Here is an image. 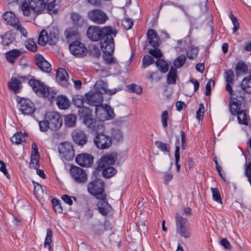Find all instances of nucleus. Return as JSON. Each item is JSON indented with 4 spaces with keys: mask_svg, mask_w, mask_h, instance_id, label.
<instances>
[{
    "mask_svg": "<svg viewBox=\"0 0 251 251\" xmlns=\"http://www.w3.org/2000/svg\"><path fill=\"white\" fill-rule=\"evenodd\" d=\"M55 0H25L22 2L21 10L25 16H29L32 12L39 13L47 10L50 14H55Z\"/></svg>",
    "mask_w": 251,
    "mask_h": 251,
    "instance_id": "1",
    "label": "nucleus"
},
{
    "mask_svg": "<svg viewBox=\"0 0 251 251\" xmlns=\"http://www.w3.org/2000/svg\"><path fill=\"white\" fill-rule=\"evenodd\" d=\"M28 83L33 91L40 97H47L51 100L56 94L55 89L53 88L48 87L39 80L34 79H30L28 81Z\"/></svg>",
    "mask_w": 251,
    "mask_h": 251,
    "instance_id": "2",
    "label": "nucleus"
},
{
    "mask_svg": "<svg viewBox=\"0 0 251 251\" xmlns=\"http://www.w3.org/2000/svg\"><path fill=\"white\" fill-rule=\"evenodd\" d=\"M58 31L53 26L49 27L47 29H43L41 31L38 38V44L44 46L47 43L50 45H54L57 40Z\"/></svg>",
    "mask_w": 251,
    "mask_h": 251,
    "instance_id": "3",
    "label": "nucleus"
},
{
    "mask_svg": "<svg viewBox=\"0 0 251 251\" xmlns=\"http://www.w3.org/2000/svg\"><path fill=\"white\" fill-rule=\"evenodd\" d=\"M111 30L112 32H108L109 33L104 35L100 40V47L103 53H113L114 51V37L116 36L117 31L115 28L113 27H111Z\"/></svg>",
    "mask_w": 251,
    "mask_h": 251,
    "instance_id": "4",
    "label": "nucleus"
},
{
    "mask_svg": "<svg viewBox=\"0 0 251 251\" xmlns=\"http://www.w3.org/2000/svg\"><path fill=\"white\" fill-rule=\"evenodd\" d=\"M104 182L102 180L97 179H95L87 185L88 192L97 199H104L106 197L104 191Z\"/></svg>",
    "mask_w": 251,
    "mask_h": 251,
    "instance_id": "5",
    "label": "nucleus"
},
{
    "mask_svg": "<svg viewBox=\"0 0 251 251\" xmlns=\"http://www.w3.org/2000/svg\"><path fill=\"white\" fill-rule=\"evenodd\" d=\"M111 26H104L103 27L95 25L89 26L87 30V35L88 38L93 41H98L100 40L102 36L106 35L108 32H112Z\"/></svg>",
    "mask_w": 251,
    "mask_h": 251,
    "instance_id": "6",
    "label": "nucleus"
},
{
    "mask_svg": "<svg viewBox=\"0 0 251 251\" xmlns=\"http://www.w3.org/2000/svg\"><path fill=\"white\" fill-rule=\"evenodd\" d=\"M176 223L177 232L182 237L187 238L191 236V229L187 224V220L180 214H176Z\"/></svg>",
    "mask_w": 251,
    "mask_h": 251,
    "instance_id": "7",
    "label": "nucleus"
},
{
    "mask_svg": "<svg viewBox=\"0 0 251 251\" xmlns=\"http://www.w3.org/2000/svg\"><path fill=\"white\" fill-rule=\"evenodd\" d=\"M104 127L103 126L101 131H96V135L94 139V142L96 147L101 150L107 149L112 144V139L104 133Z\"/></svg>",
    "mask_w": 251,
    "mask_h": 251,
    "instance_id": "8",
    "label": "nucleus"
},
{
    "mask_svg": "<svg viewBox=\"0 0 251 251\" xmlns=\"http://www.w3.org/2000/svg\"><path fill=\"white\" fill-rule=\"evenodd\" d=\"M246 91L244 87L239 88L238 90H235L230 97L229 104V110L235 112L234 109H237L238 106H241V103L244 101L246 96Z\"/></svg>",
    "mask_w": 251,
    "mask_h": 251,
    "instance_id": "9",
    "label": "nucleus"
},
{
    "mask_svg": "<svg viewBox=\"0 0 251 251\" xmlns=\"http://www.w3.org/2000/svg\"><path fill=\"white\" fill-rule=\"evenodd\" d=\"M95 113L97 118L101 121L109 120L115 117L113 110L108 105H97L95 107Z\"/></svg>",
    "mask_w": 251,
    "mask_h": 251,
    "instance_id": "10",
    "label": "nucleus"
},
{
    "mask_svg": "<svg viewBox=\"0 0 251 251\" xmlns=\"http://www.w3.org/2000/svg\"><path fill=\"white\" fill-rule=\"evenodd\" d=\"M45 119L50 124V129L56 131L59 129L62 125V119L60 115L55 111H49L45 114Z\"/></svg>",
    "mask_w": 251,
    "mask_h": 251,
    "instance_id": "11",
    "label": "nucleus"
},
{
    "mask_svg": "<svg viewBox=\"0 0 251 251\" xmlns=\"http://www.w3.org/2000/svg\"><path fill=\"white\" fill-rule=\"evenodd\" d=\"M58 149L60 157L63 160H71L74 158L75 152L71 143H61L59 145Z\"/></svg>",
    "mask_w": 251,
    "mask_h": 251,
    "instance_id": "12",
    "label": "nucleus"
},
{
    "mask_svg": "<svg viewBox=\"0 0 251 251\" xmlns=\"http://www.w3.org/2000/svg\"><path fill=\"white\" fill-rule=\"evenodd\" d=\"M17 101L20 105V111L24 115H31L35 111L33 103L29 99L19 98Z\"/></svg>",
    "mask_w": 251,
    "mask_h": 251,
    "instance_id": "13",
    "label": "nucleus"
},
{
    "mask_svg": "<svg viewBox=\"0 0 251 251\" xmlns=\"http://www.w3.org/2000/svg\"><path fill=\"white\" fill-rule=\"evenodd\" d=\"M88 17L91 21L99 25L105 24L108 19L106 14L99 9L90 11L88 13Z\"/></svg>",
    "mask_w": 251,
    "mask_h": 251,
    "instance_id": "14",
    "label": "nucleus"
},
{
    "mask_svg": "<svg viewBox=\"0 0 251 251\" xmlns=\"http://www.w3.org/2000/svg\"><path fill=\"white\" fill-rule=\"evenodd\" d=\"M71 53L77 57H82L87 54L88 50L84 44L76 41L73 42L69 46Z\"/></svg>",
    "mask_w": 251,
    "mask_h": 251,
    "instance_id": "15",
    "label": "nucleus"
},
{
    "mask_svg": "<svg viewBox=\"0 0 251 251\" xmlns=\"http://www.w3.org/2000/svg\"><path fill=\"white\" fill-rule=\"evenodd\" d=\"M70 172L71 176L76 182L83 183L86 182L87 174L82 168L77 166H73L71 168Z\"/></svg>",
    "mask_w": 251,
    "mask_h": 251,
    "instance_id": "16",
    "label": "nucleus"
},
{
    "mask_svg": "<svg viewBox=\"0 0 251 251\" xmlns=\"http://www.w3.org/2000/svg\"><path fill=\"white\" fill-rule=\"evenodd\" d=\"M117 159L116 155L113 154H106L103 155L100 159L98 169L99 170L103 171L105 169L112 166Z\"/></svg>",
    "mask_w": 251,
    "mask_h": 251,
    "instance_id": "17",
    "label": "nucleus"
},
{
    "mask_svg": "<svg viewBox=\"0 0 251 251\" xmlns=\"http://www.w3.org/2000/svg\"><path fill=\"white\" fill-rule=\"evenodd\" d=\"M95 92L100 94L102 96L104 94L109 95H114L118 91L121 90V88H114L113 89H107V84L103 80H99L96 82L94 86Z\"/></svg>",
    "mask_w": 251,
    "mask_h": 251,
    "instance_id": "18",
    "label": "nucleus"
},
{
    "mask_svg": "<svg viewBox=\"0 0 251 251\" xmlns=\"http://www.w3.org/2000/svg\"><path fill=\"white\" fill-rule=\"evenodd\" d=\"M84 123L87 127L90 128L94 131H101L104 125L101 121H96L91 116L86 115L84 117Z\"/></svg>",
    "mask_w": 251,
    "mask_h": 251,
    "instance_id": "19",
    "label": "nucleus"
},
{
    "mask_svg": "<svg viewBox=\"0 0 251 251\" xmlns=\"http://www.w3.org/2000/svg\"><path fill=\"white\" fill-rule=\"evenodd\" d=\"M86 97V102L91 106L96 107L103 101V97L101 94L96 92L86 93L85 95Z\"/></svg>",
    "mask_w": 251,
    "mask_h": 251,
    "instance_id": "20",
    "label": "nucleus"
},
{
    "mask_svg": "<svg viewBox=\"0 0 251 251\" xmlns=\"http://www.w3.org/2000/svg\"><path fill=\"white\" fill-rule=\"evenodd\" d=\"M75 161L79 165L88 167H90L93 163V157L87 153H81L76 156Z\"/></svg>",
    "mask_w": 251,
    "mask_h": 251,
    "instance_id": "21",
    "label": "nucleus"
},
{
    "mask_svg": "<svg viewBox=\"0 0 251 251\" xmlns=\"http://www.w3.org/2000/svg\"><path fill=\"white\" fill-rule=\"evenodd\" d=\"M35 64L43 72L50 73L51 70V65L40 54L36 55Z\"/></svg>",
    "mask_w": 251,
    "mask_h": 251,
    "instance_id": "22",
    "label": "nucleus"
},
{
    "mask_svg": "<svg viewBox=\"0 0 251 251\" xmlns=\"http://www.w3.org/2000/svg\"><path fill=\"white\" fill-rule=\"evenodd\" d=\"M99 201L97 204V209L103 216H106L112 208L106 200V197L104 199H98Z\"/></svg>",
    "mask_w": 251,
    "mask_h": 251,
    "instance_id": "23",
    "label": "nucleus"
},
{
    "mask_svg": "<svg viewBox=\"0 0 251 251\" xmlns=\"http://www.w3.org/2000/svg\"><path fill=\"white\" fill-rule=\"evenodd\" d=\"M72 134L73 139L76 144L83 146L86 143L87 137L82 130L76 129L73 131Z\"/></svg>",
    "mask_w": 251,
    "mask_h": 251,
    "instance_id": "24",
    "label": "nucleus"
},
{
    "mask_svg": "<svg viewBox=\"0 0 251 251\" xmlns=\"http://www.w3.org/2000/svg\"><path fill=\"white\" fill-rule=\"evenodd\" d=\"M25 78L23 76H18L17 77H12L8 83L9 89L13 91L15 93L19 92L21 88V83L24 81Z\"/></svg>",
    "mask_w": 251,
    "mask_h": 251,
    "instance_id": "25",
    "label": "nucleus"
},
{
    "mask_svg": "<svg viewBox=\"0 0 251 251\" xmlns=\"http://www.w3.org/2000/svg\"><path fill=\"white\" fill-rule=\"evenodd\" d=\"M238 107H237V109H234V112L231 110H230V112L232 115H236L237 116L238 123L240 124L244 125L246 126L248 125L249 123V119H248L247 117V115L246 113V111L243 110H240L241 106Z\"/></svg>",
    "mask_w": 251,
    "mask_h": 251,
    "instance_id": "26",
    "label": "nucleus"
},
{
    "mask_svg": "<svg viewBox=\"0 0 251 251\" xmlns=\"http://www.w3.org/2000/svg\"><path fill=\"white\" fill-rule=\"evenodd\" d=\"M147 37L148 42L150 45L154 48L157 49L159 46L160 39L156 32L152 29H149Z\"/></svg>",
    "mask_w": 251,
    "mask_h": 251,
    "instance_id": "27",
    "label": "nucleus"
},
{
    "mask_svg": "<svg viewBox=\"0 0 251 251\" xmlns=\"http://www.w3.org/2000/svg\"><path fill=\"white\" fill-rule=\"evenodd\" d=\"M3 17L6 24L13 27L17 26V25L20 23L16 15L11 11L6 12Z\"/></svg>",
    "mask_w": 251,
    "mask_h": 251,
    "instance_id": "28",
    "label": "nucleus"
},
{
    "mask_svg": "<svg viewBox=\"0 0 251 251\" xmlns=\"http://www.w3.org/2000/svg\"><path fill=\"white\" fill-rule=\"evenodd\" d=\"M68 77V74L64 69L60 68L57 70L56 79L61 85L64 86H67Z\"/></svg>",
    "mask_w": 251,
    "mask_h": 251,
    "instance_id": "29",
    "label": "nucleus"
},
{
    "mask_svg": "<svg viewBox=\"0 0 251 251\" xmlns=\"http://www.w3.org/2000/svg\"><path fill=\"white\" fill-rule=\"evenodd\" d=\"M22 54V51L21 50L14 49L6 52L5 57L9 63L13 64Z\"/></svg>",
    "mask_w": 251,
    "mask_h": 251,
    "instance_id": "30",
    "label": "nucleus"
},
{
    "mask_svg": "<svg viewBox=\"0 0 251 251\" xmlns=\"http://www.w3.org/2000/svg\"><path fill=\"white\" fill-rule=\"evenodd\" d=\"M70 18L73 25L75 27H81L85 24V21L81 15L77 12H72Z\"/></svg>",
    "mask_w": 251,
    "mask_h": 251,
    "instance_id": "31",
    "label": "nucleus"
},
{
    "mask_svg": "<svg viewBox=\"0 0 251 251\" xmlns=\"http://www.w3.org/2000/svg\"><path fill=\"white\" fill-rule=\"evenodd\" d=\"M56 104L60 109H66L70 106V101L67 97L60 95L57 97Z\"/></svg>",
    "mask_w": 251,
    "mask_h": 251,
    "instance_id": "32",
    "label": "nucleus"
},
{
    "mask_svg": "<svg viewBox=\"0 0 251 251\" xmlns=\"http://www.w3.org/2000/svg\"><path fill=\"white\" fill-rule=\"evenodd\" d=\"M26 136L27 134L25 133L18 132L11 138V140L13 143L19 145L25 142Z\"/></svg>",
    "mask_w": 251,
    "mask_h": 251,
    "instance_id": "33",
    "label": "nucleus"
},
{
    "mask_svg": "<svg viewBox=\"0 0 251 251\" xmlns=\"http://www.w3.org/2000/svg\"><path fill=\"white\" fill-rule=\"evenodd\" d=\"M81 95H75L73 99L74 104L78 108L82 107L84 102H86V98Z\"/></svg>",
    "mask_w": 251,
    "mask_h": 251,
    "instance_id": "34",
    "label": "nucleus"
},
{
    "mask_svg": "<svg viewBox=\"0 0 251 251\" xmlns=\"http://www.w3.org/2000/svg\"><path fill=\"white\" fill-rule=\"evenodd\" d=\"M177 71L176 69L171 67L168 74L167 83L168 84H175L176 82Z\"/></svg>",
    "mask_w": 251,
    "mask_h": 251,
    "instance_id": "35",
    "label": "nucleus"
},
{
    "mask_svg": "<svg viewBox=\"0 0 251 251\" xmlns=\"http://www.w3.org/2000/svg\"><path fill=\"white\" fill-rule=\"evenodd\" d=\"M76 116L74 114H68L64 118L65 124L69 127L74 126L76 122Z\"/></svg>",
    "mask_w": 251,
    "mask_h": 251,
    "instance_id": "36",
    "label": "nucleus"
},
{
    "mask_svg": "<svg viewBox=\"0 0 251 251\" xmlns=\"http://www.w3.org/2000/svg\"><path fill=\"white\" fill-rule=\"evenodd\" d=\"M156 65L158 69L162 73H166L169 69V65L167 63L162 59H157Z\"/></svg>",
    "mask_w": 251,
    "mask_h": 251,
    "instance_id": "37",
    "label": "nucleus"
},
{
    "mask_svg": "<svg viewBox=\"0 0 251 251\" xmlns=\"http://www.w3.org/2000/svg\"><path fill=\"white\" fill-rule=\"evenodd\" d=\"M111 138L113 140L119 142L123 139V133L120 129L113 128L112 130Z\"/></svg>",
    "mask_w": 251,
    "mask_h": 251,
    "instance_id": "38",
    "label": "nucleus"
},
{
    "mask_svg": "<svg viewBox=\"0 0 251 251\" xmlns=\"http://www.w3.org/2000/svg\"><path fill=\"white\" fill-rule=\"evenodd\" d=\"M52 232L50 228H47V235L44 242V247L50 251L51 248L50 244L52 242Z\"/></svg>",
    "mask_w": 251,
    "mask_h": 251,
    "instance_id": "39",
    "label": "nucleus"
},
{
    "mask_svg": "<svg viewBox=\"0 0 251 251\" xmlns=\"http://www.w3.org/2000/svg\"><path fill=\"white\" fill-rule=\"evenodd\" d=\"M1 41V43L3 46H8L11 44L13 40V37L10 32H6L4 35L0 37Z\"/></svg>",
    "mask_w": 251,
    "mask_h": 251,
    "instance_id": "40",
    "label": "nucleus"
},
{
    "mask_svg": "<svg viewBox=\"0 0 251 251\" xmlns=\"http://www.w3.org/2000/svg\"><path fill=\"white\" fill-rule=\"evenodd\" d=\"M241 85L246 92L251 94V76L245 78Z\"/></svg>",
    "mask_w": 251,
    "mask_h": 251,
    "instance_id": "41",
    "label": "nucleus"
},
{
    "mask_svg": "<svg viewBox=\"0 0 251 251\" xmlns=\"http://www.w3.org/2000/svg\"><path fill=\"white\" fill-rule=\"evenodd\" d=\"M102 172L103 176L106 178L111 177L117 173L116 170L112 166L107 167Z\"/></svg>",
    "mask_w": 251,
    "mask_h": 251,
    "instance_id": "42",
    "label": "nucleus"
},
{
    "mask_svg": "<svg viewBox=\"0 0 251 251\" xmlns=\"http://www.w3.org/2000/svg\"><path fill=\"white\" fill-rule=\"evenodd\" d=\"M155 145L156 147L161 151L163 152H170L171 148L169 144L163 143L161 141H156L155 142Z\"/></svg>",
    "mask_w": 251,
    "mask_h": 251,
    "instance_id": "43",
    "label": "nucleus"
},
{
    "mask_svg": "<svg viewBox=\"0 0 251 251\" xmlns=\"http://www.w3.org/2000/svg\"><path fill=\"white\" fill-rule=\"evenodd\" d=\"M26 49L32 52H35L37 50V46L34 41L32 39H29L25 42Z\"/></svg>",
    "mask_w": 251,
    "mask_h": 251,
    "instance_id": "44",
    "label": "nucleus"
},
{
    "mask_svg": "<svg viewBox=\"0 0 251 251\" xmlns=\"http://www.w3.org/2000/svg\"><path fill=\"white\" fill-rule=\"evenodd\" d=\"M186 58L184 55H180L178 56L174 61V65L176 68L182 66L185 63Z\"/></svg>",
    "mask_w": 251,
    "mask_h": 251,
    "instance_id": "45",
    "label": "nucleus"
},
{
    "mask_svg": "<svg viewBox=\"0 0 251 251\" xmlns=\"http://www.w3.org/2000/svg\"><path fill=\"white\" fill-rule=\"evenodd\" d=\"M77 35V31L71 28H67L65 31V35L68 40L76 37Z\"/></svg>",
    "mask_w": 251,
    "mask_h": 251,
    "instance_id": "46",
    "label": "nucleus"
},
{
    "mask_svg": "<svg viewBox=\"0 0 251 251\" xmlns=\"http://www.w3.org/2000/svg\"><path fill=\"white\" fill-rule=\"evenodd\" d=\"M90 54L96 57H99L100 55V51L99 48L95 45H91L89 47Z\"/></svg>",
    "mask_w": 251,
    "mask_h": 251,
    "instance_id": "47",
    "label": "nucleus"
},
{
    "mask_svg": "<svg viewBox=\"0 0 251 251\" xmlns=\"http://www.w3.org/2000/svg\"><path fill=\"white\" fill-rule=\"evenodd\" d=\"M128 91L131 93H135L137 94H140L142 92V88L137 84H132L127 86Z\"/></svg>",
    "mask_w": 251,
    "mask_h": 251,
    "instance_id": "48",
    "label": "nucleus"
},
{
    "mask_svg": "<svg viewBox=\"0 0 251 251\" xmlns=\"http://www.w3.org/2000/svg\"><path fill=\"white\" fill-rule=\"evenodd\" d=\"M235 70L236 73L238 74L240 73L246 72L247 71L248 68L245 63L242 61H240L237 64Z\"/></svg>",
    "mask_w": 251,
    "mask_h": 251,
    "instance_id": "49",
    "label": "nucleus"
},
{
    "mask_svg": "<svg viewBox=\"0 0 251 251\" xmlns=\"http://www.w3.org/2000/svg\"><path fill=\"white\" fill-rule=\"evenodd\" d=\"M153 58L150 55H145L142 59V66L143 68L151 65L153 63Z\"/></svg>",
    "mask_w": 251,
    "mask_h": 251,
    "instance_id": "50",
    "label": "nucleus"
},
{
    "mask_svg": "<svg viewBox=\"0 0 251 251\" xmlns=\"http://www.w3.org/2000/svg\"><path fill=\"white\" fill-rule=\"evenodd\" d=\"M211 192L212 193V196H213V200L215 201H216L220 203H222V199H221L220 194L218 189L211 188Z\"/></svg>",
    "mask_w": 251,
    "mask_h": 251,
    "instance_id": "51",
    "label": "nucleus"
},
{
    "mask_svg": "<svg viewBox=\"0 0 251 251\" xmlns=\"http://www.w3.org/2000/svg\"><path fill=\"white\" fill-rule=\"evenodd\" d=\"M188 46L186 40H180L177 41V46L176 48L180 51L183 52L186 50Z\"/></svg>",
    "mask_w": 251,
    "mask_h": 251,
    "instance_id": "52",
    "label": "nucleus"
},
{
    "mask_svg": "<svg viewBox=\"0 0 251 251\" xmlns=\"http://www.w3.org/2000/svg\"><path fill=\"white\" fill-rule=\"evenodd\" d=\"M198 53V49L197 48H190L189 50L187 51V57L190 59L195 58Z\"/></svg>",
    "mask_w": 251,
    "mask_h": 251,
    "instance_id": "53",
    "label": "nucleus"
},
{
    "mask_svg": "<svg viewBox=\"0 0 251 251\" xmlns=\"http://www.w3.org/2000/svg\"><path fill=\"white\" fill-rule=\"evenodd\" d=\"M122 23L124 28L128 30L132 27L133 22L132 19L125 18L122 20Z\"/></svg>",
    "mask_w": 251,
    "mask_h": 251,
    "instance_id": "54",
    "label": "nucleus"
},
{
    "mask_svg": "<svg viewBox=\"0 0 251 251\" xmlns=\"http://www.w3.org/2000/svg\"><path fill=\"white\" fill-rule=\"evenodd\" d=\"M149 77L151 82L153 81H158L161 78V74L158 71L151 72L150 73Z\"/></svg>",
    "mask_w": 251,
    "mask_h": 251,
    "instance_id": "55",
    "label": "nucleus"
},
{
    "mask_svg": "<svg viewBox=\"0 0 251 251\" xmlns=\"http://www.w3.org/2000/svg\"><path fill=\"white\" fill-rule=\"evenodd\" d=\"M234 76V72L231 70H228L225 72V79L228 83H230L233 82V77Z\"/></svg>",
    "mask_w": 251,
    "mask_h": 251,
    "instance_id": "56",
    "label": "nucleus"
},
{
    "mask_svg": "<svg viewBox=\"0 0 251 251\" xmlns=\"http://www.w3.org/2000/svg\"><path fill=\"white\" fill-rule=\"evenodd\" d=\"M40 129L42 131H46L49 128H50V124L48 123L47 119H45L39 123Z\"/></svg>",
    "mask_w": 251,
    "mask_h": 251,
    "instance_id": "57",
    "label": "nucleus"
},
{
    "mask_svg": "<svg viewBox=\"0 0 251 251\" xmlns=\"http://www.w3.org/2000/svg\"><path fill=\"white\" fill-rule=\"evenodd\" d=\"M229 17L233 25V32L235 33L239 28V24L238 22L237 19L232 14L229 15Z\"/></svg>",
    "mask_w": 251,
    "mask_h": 251,
    "instance_id": "58",
    "label": "nucleus"
},
{
    "mask_svg": "<svg viewBox=\"0 0 251 251\" xmlns=\"http://www.w3.org/2000/svg\"><path fill=\"white\" fill-rule=\"evenodd\" d=\"M169 118L167 111H164L161 114V122L164 127L166 128L168 126V119Z\"/></svg>",
    "mask_w": 251,
    "mask_h": 251,
    "instance_id": "59",
    "label": "nucleus"
},
{
    "mask_svg": "<svg viewBox=\"0 0 251 251\" xmlns=\"http://www.w3.org/2000/svg\"><path fill=\"white\" fill-rule=\"evenodd\" d=\"M29 167L30 168L36 169L39 167V158H31L29 163Z\"/></svg>",
    "mask_w": 251,
    "mask_h": 251,
    "instance_id": "60",
    "label": "nucleus"
},
{
    "mask_svg": "<svg viewBox=\"0 0 251 251\" xmlns=\"http://www.w3.org/2000/svg\"><path fill=\"white\" fill-rule=\"evenodd\" d=\"M0 164L1 165L0 167V171L2 172L7 178H10V175L7 171L5 163L3 161L0 160Z\"/></svg>",
    "mask_w": 251,
    "mask_h": 251,
    "instance_id": "61",
    "label": "nucleus"
},
{
    "mask_svg": "<svg viewBox=\"0 0 251 251\" xmlns=\"http://www.w3.org/2000/svg\"><path fill=\"white\" fill-rule=\"evenodd\" d=\"M215 84V82L210 79L206 84V88H205V95L206 96L210 95L211 94V84L214 85Z\"/></svg>",
    "mask_w": 251,
    "mask_h": 251,
    "instance_id": "62",
    "label": "nucleus"
},
{
    "mask_svg": "<svg viewBox=\"0 0 251 251\" xmlns=\"http://www.w3.org/2000/svg\"><path fill=\"white\" fill-rule=\"evenodd\" d=\"M220 244L222 246L224 247V248L227 250H230L231 249V246L230 243L226 238H223L221 240Z\"/></svg>",
    "mask_w": 251,
    "mask_h": 251,
    "instance_id": "63",
    "label": "nucleus"
},
{
    "mask_svg": "<svg viewBox=\"0 0 251 251\" xmlns=\"http://www.w3.org/2000/svg\"><path fill=\"white\" fill-rule=\"evenodd\" d=\"M149 53L155 57L158 58L162 56V53L160 50L158 49L151 50Z\"/></svg>",
    "mask_w": 251,
    "mask_h": 251,
    "instance_id": "64",
    "label": "nucleus"
}]
</instances>
